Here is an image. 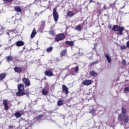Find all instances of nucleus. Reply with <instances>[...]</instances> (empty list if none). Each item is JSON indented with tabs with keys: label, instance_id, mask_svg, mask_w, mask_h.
Returning a JSON list of instances; mask_svg holds the SVG:
<instances>
[{
	"label": "nucleus",
	"instance_id": "15",
	"mask_svg": "<svg viewBox=\"0 0 129 129\" xmlns=\"http://www.w3.org/2000/svg\"><path fill=\"white\" fill-rule=\"evenodd\" d=\"M90 75L92 77H96L97 76V73L94 71H91L90 72Z\"/></svg>",
	"mask_w": 129,
	"mask_h": 129
},
{
	"label": "nucleus",
	"instance_id": "20",
	"mask_svg": "<svg viewBox=\"0 0 129 129\" xmlns=\"http://www.w3.org/2000/svg\"><path fill=\"white\" fill-rule=\"evenodd\" d=\"M14 115L16 116L17 118H19L22 116V114L19 112H16L15 113Z\"/></svg>",
	"mask_w": 129,
	"mask_h": 129
},
{
	"label": "nucleus",
	"instance_id": "8",
	"mask_svg": "<svg viewBox=\"0 0 129 129\" xmlns=\"http://www.w3.org/2000/svg\"><path fill=\"white\" fill-rule=\"evenodd\" d=\"M43 116H44V115L40 114L38 115L37 116L35 117L33 119L34 123H36V122L41 120Z\"/></svg>",
	"mask_w": 129,
	"mask_h": 129
},
{
	"label": "nucleus",
	"instance_id": "36",
	"mask_svg": "<svg viewBox=\"0 0 129 129\" xmlns=\"http://www.w3.org/2000/svg\"><path fill=\"white\" fill-rule=\"evenodd\" d=\"M49 34L50 35H54V32L53 31H50Z\"/></svg>",
	"mask_w": 129,
	"mask_h": 129
},
{
	"label": "nucleus",
	"instance_id": "11",
	"mask_svg": "<svg viewBox=\"0 0 129 129\" xmlns=\"http://www.w3.org/2000/svg\"><path fill=\"white\" fill-rule=\"evenodd\" d=\"M44 74L46 76H48V77H52L53 76V72L50 71H46L44 72Z\"/></svg>",
	"mask_w": 129,
	"mask_h": 129
},
{
	"label": "nucleus",
	"instance_id": "5",
	"mask_svg": "<svg viewBox=\"0 0 129 129\" xmlns=\"http://www.w3.org/2000/svg\"><path fill=\"white\" fill-rule=\"evenodd\" d=\"M65 38V35L63 34L60 33L56 36L55 40L57 42L62 41Z\"/></svg>",
	"mask_w": 129,
	"mask_h": 129
},
{
	"label": "nucleus",
	"instance_id": "50",
	"mask_svg": "<svg viewBox=\"0 0 129 129\" xmlns=\"http://www.w3.org/2000/svg\"><path fill=\"white\" fill-rule=\"evenodd\" d=\"M48 3H51V2L49 1Z\"/></svg>",
	"mask_w": 129,
	"mask_h": 129
},
{
	"label": "nucleus",
	"instance_id": "29",
	"mask_svg": "<svg viewBox=\"0 0 129 129\" xmlns=\"http://www.w3.org/2000/svg\"><path fill=\"white\" fill-rule=\"evenodd\" d=\"M14 33H15V32L14 31H10L9 32H7V35H8V36H11V35H12V34H14Z\"/></svg>",
	"mask_w": 129,
	"mask_h": 129
},
{
	"label": "nucleus",
	"instance_id": "9",
	"mask_svg": "<svg viewBox=\"0 0 129 129\" xmlns=\"http://www.w3.org/2000/svg\"><path fill=\"white\" fill-rule=\"evenodd\" d=\"M22 81L24 82V84H25V85L27 87H29L31 85L30 80L26 78H22Z\"/></svg>",
	"mask_w": 129,
	"mask_h": 129
},
{
	"label": "nucleus",
	"instance_id": "41",
	"mask_svg": "<svg viewBox=\"0 0 129 129\" xmlns=\"http://www.w3.org/2000/svg\"><path fill=\"white\" fill-rule=\"evenodd\" d=\"M52 112H53V111H48V113H49L50 114H51Z\"/></svg>",
	"mask_w": 129,
	"mask_h": 129
},
{
	"label": "nucleus",
	"instance_id": "16",
	"mask_svg": "<svg viewBox=\"0 0 129 129\" xmlns=\"http://www.w3.org/2000/svg\"><path fill=\"white\" fill-rule=\"evenodd\" d=\"M14 71H15V72H17V73H21V72H22V68L18 67H16L14 68Z\"/></svg>",
	"mask_w": 129,
	"mask_h": 129
},
{
	"label": "nucleus",
	"instance_id": "27",
	"mask_svg": "<svg viewBox=\"0 0 129 129\" xmlns=\"http://www.w3.org/2000/svg\"><path fill=\"white\" fill-rule=\"evenodd\" d=\"M63 104V100H59L57 101V105L58 106H61Z\"/></svg>",
	"mask_w": 129,
	"mask_h": 129
},
{
	"label": "nucleus",
	"instance_id": "34",
	"mask_svg": "<svg viewBox=\"0 0 129 129\" xmlns=\"http://www.w3.org/2000/svg\"><path fill=\"white\" fill-rule=\"evenodd\" d=\"M95 112V110H94V109H93L90 111V113H92V114H93Z\"/></svg>",
	"mask_w": 129,
	"mask_h": 129
},
{
	"label": "nucleus",
	"instance_id": "7",
	"mask_svg": "<svg viewBox=\"0 0 129 129\" xmlns=\"http://www.w3.org/2000/svg\"><path fill=\"white\" fill-rule=\"evenodd\" d=\"M78 71H79V68H78V66H77L75 68H72L71 69L72 75L74 76L76 75Z\"/></svg>",
	"mask_w": 129,
	"mask_h": 129
},
{
	"label": "nucleus",
	"instance_id": "4",
	"mask_svg": "<svg viewBox=\"0 0 129 129\" xmlns=\"http://www.w3.org/2000/svg\"><path fill=\"white\" fill-rule=\"evenodd\" d=\"M53 16L54 21L56 22L58 21V19H59V15L58 14V12H57V8H54L53 11Z\"/></svg>",
	"mask_w": 129,
	"mask_h": 129
},
{
	"label": "nucleus",
	"instance_id": "43",
	"mask_svg": "<svg viewBox=\"0 0 129 129\" xmlns=\"http://www.w3.org/2000/svg\"><path fill=\"white\" fill-rule=\"evenodd\" d=\"M69 75H70V74L68 75V74H67L65 76V78H66V77H67V76H69Z\"/></svg>",
	"mask_w": 129,
	"mask_h": 129
},
{
	"label": "nucleus",
	"instance_id": "31",
	"mask_svg": "<svg viewBox=\"0 0 129 129\" xmlns=\"http://www.w3.org/2000/svg\"><path fill=\"white\" fill-rule=\"evenodd\" d=\"M128 91L129 92V87H126L124 89V93H125V92Z\"/></svg>",
	"mask_w": 129,
	"mask_h": 129
},
{
	"label": "nucleus",
	"instance_id": "32",
	"mask_svg": "<svg viewBox=\"0 0 129 129\" xmlns=\"http://www.w3.org/2000/svg\"><path fill=\"white\" fill-rule=\"evenodd\" d=\"M121 50H125V49H126V46H124V45H122V46H121L120 47Z\"/></svg>",
	"mask_w": 129,
	"mask_h": 129
},
{
	"label": "nucleus",
	"instance_id": "1",
	"mask_svg": "<svg viewBox=\"0 0 129 129\" xmlns=\"http://www.w3.org/2000/svg\"><path fill=\"white\" fill-rule=\"evenodd\" d=\"M122 113L119 115L118 119L119 121L125 120V122L126 123L127 122V116L125 114L126 113V109L125 108L122 107L121 108Z\"/></svg>",
	"mask_w": 129,
	"mask_h": 129
},
{
	"label": "nucleus",
	"instance_id": "40",
	"mask_svg": "<svg viewBox=\"0 0 129 129\" xmlns=\"http://www.w3.org/2000/svg\"><path fill=\"white\" fill-rule=\"evenodd\" d=\"M35 2H38V3H41V0H35Z\"/></svg>",
	"mask_w": 129,
	"mask_h": 129
},
{
	"label": "nucleus",
	"instance_id": "30",
	"mask_svg": "<svg viewBox=\"0 0 129 129\" xmlns=\"http://www.w3.org/2000/svg\"><path fill=\"white\" fill-rule=\"evenodd\" d=\"M98 63V60H96L95 61H93L92 63H90L91 66L94 65V64H97Z\"/></svg>",
	"mask_w": 129,
	"mask_h": 129
},
{
	"label": "nucleus",
	"instance_id": "49",
	"mask_svg": "<svg viewBox=\"0 0 129 129\" xmlns=\"http://www.w3.org/2000/svg\"><path fill=\"white\" fill-rule=\"evenodd\" d=\"M40 13H41V14H42L43 13V12H41Z\"/></svg>",
	"mask_w": 129,
	"mask_h": 129
},
{
	"label": "nucleus",
	"instance_id": "14",
	"mask_svg": "<svg viewBox=\"0 0 129 129\" xmlns=\"http://www.w3.org/2000/svg\"><path fill=\"white\" fill-rule=\"evenodd\" d=\"M67 16L70 18H72V17L75 16V13L72 11H68Z\"/></svg>",
	"mask_w": 129,
	"mask_h": 129
},
{
	"label": "nucleus",
	"instance_id": "35",
	"mask_svg": "<svg viewBox=\"0 0 129 129\" xmlns=\"http://www.w3.org/2000/svg\"><path fill=\"white\" fill-rule=\"evenodd\" d=\"M127 48H128V49H129V41H128L127 42H126V46Z\"/></svg>",
	"mask_w": 129,
	"mask_h": 129
},
{
	"label": "nucleus",
	"instance_id": "38",
	"mask_svg": "<svg viewBox=\"0 0 129 129\" xmlns=\"http://www.w3.org/2000/svg\"><path fill=\"white\" fill-rule=\"evenodd\" d=\"M122 63H123V64H125V60H122Z\"/></svg>",
	"mask_w": 129,
	"mask_h": 129
},
{
	"label": "nucleus",
	"instance_id": "23",
	"mask_svg": "<svg viewBox=\"0 0 129 129\" xmlns=\"http://www.w3.org/2000/svg\"><path fill=\"white\" fill-rule=\"evenodd\" d=\"M66 44L69 45V46H73L74 45V42L73 41H66Z\"/></svg>",
	"mask_w": 129,
	"mask_h": 129
},
{
	"label": "nucleus",
	"instance_id": "19",
	"mask_svg": "<svg viewBox=\"0 0 129 129\" xmlns=\"http://www.w3.org/2000/svg\"><path fill=\"white\" fill-rule=\"evenodd\" d=\"M36 29L34 28L31 34V38L33 39V38H34V37H35V36L36 35Z\"/></svg>",
	"mask_w": 129,
	"mask_h": 129
},
{
	"label": "nucleus",
	"instance_id": "12",
	"mask_svg": "<svg viewBox=\"0 0 129 129\" xmlns=\"http://www.w3.org/2000/svg\"><path fill=\"white\" fill-rule=\"evenodd\" d=\"M15 45L17 46V47H21L22 46H24L25 45V42L22 40H20L17 41Z\"/></svg>",
	"mask_w": 129,
	"mask_h": 129
},
{
	"label": "nucleus",
	"instance_id": "26",
	"mask_svg": "<svg viewBox=\"0 0 129 129\" xmlns=\"http://www.w3.org/2000/svg\"><path fill=\"white\" fill-rule=\"evenodd\" d=\"M66 54V49H63L60 52V57H63Z\"/></svg>",
	"mask_w": 129,
	"mask_h": 129
},
{
	"label": "nucleus",
	"instance_id": "21",
	"mask_svg": "<svg viewBox=\"0 0 129 129\" xmlns=\"http://www.w3.org/2000/svg\"><path fill=\"white\" fill-rule=\"evenodd\" d=\"M15 11L17 12V13H21L22 12V9H21L19 6H16L15 7Z\"/></svg>",
	"mask_w": 129,
	"mask_h": 129
},
{
	"label": "nucleus",
	"instance_id": "45",
	"mask_svg": "<svg viewBox=\"0 0 129 129\" xmlns=\"http://www.w3.org/2000/svg\"><path fill=\"white\" fill-rule=\"evenodd\" d=\"M110 26L109 27V29H111V26L109 25Z\"/></svg>",
	"mask_w": 129,
	"mask_h": 129
},
{
	"label": "nucleus",
	"instance_id": "13",
	"mask_svg": "<svg viewBox=\"0 0 129 129\" xmlns=\"http://www.w3.org/2000/svg\"><path fill=\"white\" fill-rule=\"evenodd\" d=\"M3 105H4V106H5V110H9V106H8V101H7V100H3Z\"/></svg>",
	"mask_w": 129,
	"mask_h": 129
},
{
	"label": "nucleus",
	"instance_id": "42",
	"mask_svg": "<svg viewBox=\"0 0 129 129\" xmlns=\"http://www.w3.org/2000/svg\"><path fill=\"white\" fill-rule=\"evenodd\" d=\"M13 127H14V126H13V125L9 126V128H13Z\"/></svg>",
	"mask_w": 129,
	"mask_h": 129
},
{
	"label": "nucleus",
	"instance_id": "47",
	"mask_svg": "<svg viewBox=\"0 0 129 129\" xmlns=\"http://www.w3.org/2000/svg\"><path fill=\"white\" fill-rule=\"evenodd\" d=\"M124 8V6H123L122 8H121V9H123Z\"/></svg>",
	"mask_w": 129,
	"mask_h": 129
},
{
	"label": "nucleus",
	"instance_id": "33",
	"mask_svg": "<svg viewBox=\"0 0 129 129\" xmlns=\"http://www.w3.org/2000/svg\"><path fill=\"white\" fill-rule=\"evenodd\" d=\"M5 4H7V3H12L13 2V0H4Z\"/></svg>",
	"mask_w": 129,
	"mask_h": 129
},
{
	"label": "nucleus",
	"instance_id": "28",
	"mask_svg": "<svg viewBox=\"0 0 129 129\" xmlns=\"http://www.w3.org/2000/svg\"><path fill=\"white\" fill-rule=\"evenodd\" d=\"M52 50H53V47L50 46L46 49V51L49 53V52H52Z\"/></svg>",
	"mask_w": 129,
	"mask_h": 129
},
{
	"label": "nucleus",
	"instance_id": "3",
	"mask_svg": "<svg viewBox=\"0 0 129 129\" xmlns=\"http://www.w3.org/2000/svg\"><path fill=\"white\" fill-rule=\"evenodd\" d=\"M112 30L114 32H119V35H122V32L124 31V27L123 26L114 25L113 26Z\"/></svg>",
	"mask_w": 129,
	"mask_h": 129
},
{
	"label": "nucleus",
	"instance_id": "37",
	"mask_svg": "<svg viewBox=\"0 0 129 129\" xmlns=\"http://www.w3.org/2000/svg\"><path fill=\"white\" fill-rule=\"evenodd\" d=\"M103 9L104 10H106V5L105 4L104 5Z\"/></svg>",
	"mask_w": 129,
	"mask_h": 129
},
{
	"label": "nucleus",
	"instance_id": "24",
	"mask_svg": "<svg viewBox=\"0 0 129 129\" xmlns=\"http://www.w3.org/2000/svg\"><path fill=\"white\" fill-rule=\"evenodd\" d=\"M42 93L43 95H47L48 94V91L46 89H42Z\"/></svg>",
	"mask_w": 129,
	"mask_h": 129
},
{
	"label": "nucleus",
	"instance_id": "2",
	"mask_svg": "<svg viewBox=\"0 0 129 129\" xmlns=\"http://www.w3.org/2000/svg\"><path fill=\"white\" fill-rule=\"evenodd\" d=\"M18 89L19 91L16 92V95L18 96H23L25 95V92H24V89H25V87L22 84H20L18 85Z\"/></svg>",
	"mask_w": 129,
	"mask_h": 129
},
{
	"label": "nucleus",
	"instance_id": "17",
	"mask_svg": "<svg viewBox=\"0 0 129 129\" xmlns=\"http://www.w3.org/2000/svg\"><path fill=\"white\" fill-rule=\"evenodd\" d=\"M105 57L106 58L108 63H111V58L107 53L105 54Z\"/></svg>",
	"mask_w": 129,
	"mask_h": 129
},
{
	"label": "nucleus",
	"instance_id": "6",
	"mask_svg": "<svg viewBox=\"0 0 129 129\" xmlns=\"http://www.w3.org/2000/svg\"><path fill=\"white\" fill-rule=\"evenodd\" d=\"M93 81L91 80H85L83 81V84L86 86H88L92 84Z\"/></svg>",
	"mask_w": 129,
	"mask_h": 129
},
{
	"label": "nucleus",
	"instance_id": "18",
	"mask_svg": "<svg viewBox=\"0 0 129 129\" xmlns=\"http://www.w3.org/2000/svg\"><path fill=\"white\" fill-rule=\"evenodd\" d=\"M7 77V74L6 73H3L1 74H0V80H4Z\"/></svg>",
	"mask_w": 129,
	"mask_h": 129
},
{
	"label": "nucleus",
	"instance_id": "51",
	"mask_svg": "<svg viewBox=\"0 0 129 129\" xmlns=\"http://www.w3.org/2000/svg\"><path fill=\"white\" fill-rule=\"evenodd\" d=\"M120 124L121 125V124H122V123H120Z\"/></svg>",
	"mask_w": 129,
	"mask_h": 129
},
{
	"label": "nucleus",
	"instance_id": "46",
	"mask_svg": "<svg viewBox=\"0 0 129 129\" xmlns=\"http://www.w3.org/2000/svg\"><path fill=\"white\" fill-rule=\"evenodd\" d=\"M42 24H44V23H46L45 21H42Z\"/></svg>",
	"mask_w": 129,
	"mask_h": 129
},
{
	"label": "nucleus",
	"instance_id": "25",
	"mask_svg": "<svg viewBox=\"0 0 129 129\" xmlns=\"http://www.w3.org/2000/svg\"><path fill=\"white\" fill-rule=\"evenodd\" d=\"M76 30H77V31H78V32H80V31H81V30H82V28H81V25H79L77 26L76 27Z\"/></svg>",
	"mask_w": 129,
	"mask_h": 129
},
{
	"label": "nucleus",
	"instance_id": "44",
	"mask_svg": "<svg viewBox=\"0 0 129 129\" xmlns=\"http://www.w3.org/2000/svg\"><path fill=\"white\" fill-rule=\"evenodd\" d=\"M64 70H65V69H61L60 70V71H63Z\"/></svg>",
	"mask_w": 129,
	"mask_h": 129
},
{
	"label": "nucleus",
	"instance_id": "48",
	"mask_svg": "<svg viewBox=\"0 0 129 129\" xmlns=\"http://www.w3.org/2000/svg\"><path fill=\"white\" fill-rule=\"evenodd\" d=\"M43 1H44V2H47V1H48V0H43Z\"/></svg>",
	"mask_w": 129,
	"mask_h": 129
},
{
	"label": "nucleus",
	"instance_id": "39",
	"mask_svg": "<svg viewBox=\"0 0 129 129\" xmlns=\"http://www.w3.org/2000/svg\"><path fill=\"white\" fill-rule=\"evenodd\" d=\"M91 3H94V1H93V0H90V4H91Z\"/></svg>",
	"mask_w": 129,
	"mask_h": 129
},
{
	"label": "nucleus",
	"instance_id": "22",
	"mask_svg": "<svg viewBox=\"0 0 129 129\" xmlns=\"http://www.w3.org/2000/svg\"><path fill=\"white\" fill-rule=\"evenodd\" d=\"M7 59V62H10V61L13 60V56L9 55L6 57Z\"/></svg>",
	"mask_w": 129,
	"mask_h": 129
},
{
	"label": "nucleus",
	"instance_id": "10",
	"mask_svg": "<svg viewBox=\"0 0 129 129\" xmlns=\"http://www.w3.org/2000/svg\"><path fill=\"white\" fill-rule=\"evenodd\" d=\"M62 89L65 94H66V95H67L68 93H69L68 87H67V86H66V85H63L62 86Z\"/></svg>",
	"mask_w": 129,
	"mask_h": 129
}]
</instances>
